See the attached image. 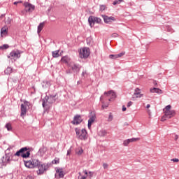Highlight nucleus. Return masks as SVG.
I'll return each mask as SVG.
<instances>
[{"label": "nucleus", "instance_id": "4d7b16f0", "mask_svg": "<svg viewBox=\"0 0 179 179\" xmlns=\"http://www.w3.org/2000/svg\"><path fill=\"white\" fill-rule=\"evenodd\" d=\"M110 58H113V55H110Z\"/></svg>", "mask_w": 179, "mask_h": 179}, {"label": "nucleus", "instance_id": "72a5a7b5", "mask_svg": "<svg viewBox=\"0 0 179 179\" xmlns=\"http://www.w3.org/2000/svg\"><path fill=\"white\" fill-rule=\"evenodd\" d=\"M159 88L153 87L150 89L151 93H157Z\"/></svg>", "mask_w": 179, "mask_h": 179}, {"label": "nucleus", "instance_id": "412c9836", "mask_svg": "<svg viewBox=\"0 0 179 179\" xmlns=\"http://www.w3.org/2000/svg\"><path fill=\"white\" fill-rule=\"evenodd\" d=\"M43 29H44V22H41L39 24V25L38 26V34H40V33H41V30H43Z\"/></svg>", "mask_w": 179, "mask_h": 179}, {"label": "nucleus", "instance_id": "603ef678", "mask_svg": "<svg viewBox=\"0 0 179 179\" xmlns=\"http://www.w3.org/2000/svg\"><path fill=\"white\" fill-rule=\"evenodd\" d=\"M122 111H127V108L125 106H122Z\"/></svg>", "mask_w": 179, "mask_h": 179}, {"label": "nucleus", "instance_id": "f704fd0d", "mask_svg": "<svg viewBox=\"0 0 179 179\" xmlns=\"http://www.w3.org/2000/svg\"><path fill=\"white\" fill-rule=\"evenodd\" d=\"M124 0H115L113 1V5H118L120 3H121V2H122Z\"/></svg>", "mask_w": 179, "mask_h": 179}, {"label": "nucleus", "instance_id": "a19ab883", "mask_svg": "<svg viewBox=\"0 0 179 179\" xmlns=\"http://www.w3.org/2000/svg\"><path fill=\"white\" fill-rule=\"evenodd\" d=\"M171 162H173L174 163H178L179 159L177 158H173L171 159Z\"/></svg>", "mask_w": 179, "mask_h": 179}, {"label": "nucleus", "instance_id": "49530a36", "mask_svg": "<svg viewBox=\"0 0 179 179\" xmlns=\"http://www.w3.org/2000/svg\"><path fill=\"white\" fill-rule=\"evenodd\" d=\"M157 93L158 94H163V91H162V90H160V89L158 88V91H157Z\"/></svg>", "mask_w": 179, "mask_h": 179}, {"label": "nucleus", "instance_id": "58836bf2", "mask_svg": "<svg viewBox=\"0 0 179 179\" xmlns=\"http://www.w3.org/2000/svg\"><path fill=\"white\" fill-rule=\"evenodd\" d=\"M79 176L78 179H86V176H82L80 173H79Z\"/></svg>", "mask_w": 179, "mask_h": 179}, {"label": "nucleus", "instance_id": "7c9ffc66", "mask_svg": "<svg viewBox=\"0 0 179 179\" xmlns=\"http://www.w3.org/2000/svg\"><path fill=\"white\" fill-rule=\"evenodd\" d=\"M129 143H131V141L129 139L124 140L123 142L124 146H127L128 145H129Z\"/></svg>", "mask_w": 179, "mask_h": 179}, {"label": "nucleus", "instance_id": "2eb2a0df", "mask_svg": "<svg viewBox=\"0 0 179 179\" xmlns=\"http://www.w3.org/2000/svg\"><path fill=\"white\" fill-rule=\"evenodd\" d=\"M8 27L4 26L1 29V36L5 37L8 34Z\"/></svg>", "mask_w": 179, "mask_h": 179}, {"label": "nucleus", "instance_id": "9d476101", "mask_svg": "<svg viewBox=\"0 0 179 179\" xmlns=\"http://www.w3.org/2000/svg\"><path fill=\"white\" fill-rule=\"evenodd\" d=\"M88 23L90 26V27H93L94 26V23H101V19L94 17L93 15H91L88 18Z\"/></svg>", "mask_w": 179, "mask_h": 179}, {"label": "nucleus", "instance_id": "c9c22d12", "mask_svg": "<svg viewBox=\"0 0 179 179\" xmlns=\"http://www.w3.org/2000/svg\"><path fill=\"white\" fill-rule=\"evenodd\" d=\"M107 107H108V103H104V102H102V106L101 108L102 110H104V108H107Z\"/></svg>", "mask_w": 179, "mask_h": 179}, {"label": "nucleus", "instance_id": "bb28decb", "mask_svg": "<svg viewBox=\"0 0 179 179\" xmlns=\"http://www.w3.org/2000/svg\"><path fill=\"white\" fill-rule=\"evenodd\" d=\"M71 69L73 71H74V72H79V67H78L76 64H73V66H71Z\"/></svg>", "mask_w": 179, "mask_h": 179}, {"label": "nucleus", "instance_id": "39448f33", "mask_svg": "<svg viewBox=\"0 0 179 179\" xmlns=\"http://www.w3.org/2000/svg\"><path fill=\"white\" fill-rule=\"evenodd\" d=\"M57 95H50V96H46L45 99H43L42 106L43 107H45L48 106V104H52V103H55Z\"/></svg>", "mask_w": 179, "mask_h": 179}, {"label": "nucleus", "instance_id": "ea45409f", "mask_svg": "<svg viewBox=\"0 0 179 179\" xmlns=\"http://www.w3.org/2000/svg\"><path fill=\"white\" fill-rule=\"evenodd\" d=\"M167 118H169V117L167 116H166V115H164V116L162 117L161 121L164 122V121H166V120H167Z\"/></svg>", "mask_w": 179, "mask_h": 179}, {"label": "nucleus", "instance_id": "3c124183", "mask_svg": "<svg viewBox=\"0 0 179 179\" xmlns=\"http://www.w3.org/2000/svg\"><path fill=\"white\" fill-rule=\"evenodd\" d=\"M113 37H118V34H113Z\"/></svg>", "mask_w": 179, "mask_h": 179}, {"label": "nucleus", "instance_id": "864d4df0", "mask_svg": "<svg viewBox=\"0 0 179 179\" xmlns=\"http://www.w3.org/2000/svg\"><path fill=\"white\" fill-rule=\"evenodd\" d=\"M34 178H33V176H27V179H33Z\"/></svg>", "mask_w": 179, "mask_h": 179}, {"label": "nucleus", "instance_id": "dca6fc26", "mask_svg": "<svg viewBox=\"0 0 179 179\" xmlns=\"http://www.w3.org/2000/svg\"><path fill=\"white\" fill-rule=\"evenodd\" d=\"M103 96L109 101H111V99L113 97V91L110 90V91H108V92H105Z\"/></svg>", "mask_w": 179, "mask_h": 179}, {"label": "nucleus", "instance_id": "a878e982", "mask_svg": "<svg viewBox=\"0 0 179 179\" xmlns=\"http://www.w3.org/2000/svg\"><path fill=\"white\" fill-rule=\"evenodd\" d=\"M76 155H78V156H80V155H82V153H83V149H82L81 148H78L76 150Z\"/></svg>", "mask_w": 179, "mask_h": 179}, {"label": "nucleus", "instance_id": "2f4dec72", "mask_svg": "<svg viewBox=\"0 0 179 179\" xmlns=\"http://www.w3.org/2000/svg\"><path fill=\"white\" fill-rule=\"evenodd\" d=\"M52 164H59V158H55L52 162Z\"/></svg>", "mask_w": 179, "mask_h": 179}, {"label": "nucleus", "instance_id": "e433bc0d", "mask_svg": "<svg viewBox=\"0 0 179 179\" xmlns=\"http://www.w3.org/2000/svg\"><path fill=\"white\" fill-rule=\"evenodd\" d=\"M106 8H107V7H106L105 5H101V6H100V10H101V12H103V10H104L105 9H106Z\"/></svg>", "mask_w": 179, "mask_h": 179}, {"label": "nucleus", "instance_id": "1a4fd4ad", "mask_svg": "<svg viewBox=\"0 0 179 179\" xmlns=\"http://www.w3.org/2000/svg\"><path fill=\"white\" fill-rule=\"evenodd\" d=\"M79 55L80 58H89L90 55V49L89 48H82L80 49Z\"/></svg>", "mask_w": 179, "mask_h": 179}, {"label": "nucleus", "instance_id": "c85d7f7f", "mask_svg": "<svg viewBox=\"0 0 179 179\" xmlns=\"http://www.w3.org/2000/svg\"><path fill=\"white\" fill-rule=\"evenodd\" d=\"M99 136H106V131L101 130L98 133Z\"/></svg>", "mask_w": 179, "mask_h": 179}, {"label": "nucleus", "instance_id": "7ed1b4c3", "mask_svg": "<svg viewBox=\"0 0 179 179\" xmlns=\"http://www.w3.org/2000/svg\"><path fill=\"white\" fill-rule=\"evenodd\" d=\"M14 156H21L23 159H27V157H30V150L27 147L22 148L17 151Z\"/></svg>", "mask_w": 179, "mask_h": 179}, {"label": "nucleus", "instance_id": "8fccbe9b", "mask_svg": "<svg viewBox=\"0 0 179 179\" xmlns=\"http://www.w3.org/2000/svg\"><path fill=\"white\" fill-rule=\"evenodd\" d=\"M174 139L175 141H177L178 139V135L175 134Z\"/></svg>", "mask_w": 179, "mask_h": 179}, {"label": "nucleus", "instance_id": "de8ad7c7", "mask_svg": "<svg viewBox=\"0 0 179 179\" xmlns=\"http://www.w3.org/2000/svg\"><path fill=\"white\" fill-rule=\"evenodd\" d=\"M134 103L132 101H129L127 103V107H131Z\"/></svg>", "mask_w": 179, "mask_h": 179}, {"label": "nucleus", "instance_id": "423d86ee", "mask_svg": "<svg viewBox=\"0 0 179 179\" xmlns=\"http://www.w3.org/2000/svg\"><path fill=\"white\" fill-rule=\"evenodd\" d=\"M22 52L18 50H14L10 52L9 55L8 56V58L11 59V61H16L17 59H19L21 57Z\"/></svg>", "mask_w": 179, "mask_h": 179}, {"label": "nucleus", "instance_id": "473e14b6", "mask_svg": "<svg viewBox=\"0 0 179 179\" xmlns=\"http://www.w3.org/2000/svg\"><path fill=\"white\" fill-rule=\"evenodd\" d=\"M5 23H6V24H10V23H12V18H10V17H8L6 19Z\"/></svg>", "mask_w": 179, "mask_h": 179}, {"label": "nucleus", "instance_id": "aec40b11", "mask_svg": "<svg viewBox=\"0 0 179 179\" xmlns=\"http://www.w3.org/2000/svg\"><path fill=\"white\" fill-rule=\"evenodd\" d=\"M52 55L53 58H58V57H61V53L59 54V50H56V51H53L52 52Z\"/></svg>", "mask_w": 179, "mask_h": 179}, {"label": "nucleus", "instance_id": "79ce46f5", "mask_svg": "<svg viewBox=\"0 0 179 179\" xmlns=\"http://www.w3.org/2000/svg\"><path fill=\"white\" fill-rule=\"evenodd\" d=\"M71 153H72V150L71 149L67 150V156H71Z\"/></svg>", "mask_w": 179, "mask_h": 179}, {"label": "nucleus", "instance_id": "f03ea898", "mask_svg": "<svg viewBox=\"0 0 179 179\" xmlns=\"http://www.w3.org/2000/svg\"><path fill=\"white\" fill-rule=\"evenodd\" d=\"M75 131L78 139H80L81 141H86L87 139V131L85 129L76 128Z\"/></svg>", "mask_w": 179, "mask_h": 179}, {"label": "nucleus", "instance_id": "b1692460", "mask_svg": "<svg viewBox=\"0 0 179 179\" xmlns=\"http://www.w3.org/2000/svg\"><path fill=\"white\" fill-rule=\"evenodd\" d=\"M83 173L86 176V177H90V178H92V177H93V172L87 173V171H84Z\"/></svg>", "mask_w": 179, "mask_h": 179}, {"label": "nucleus", "instance_id": "9b49d317", "mask_svg": "<svg viewBox=\"0 0 179 179\" xmlns=\"http://www.w3.org/2000/svg\"><path fill=\"white\" fill-rule=\"evenodd\" d=\"M23 5L24 6L25 12H33V10H34V9H35L34 5H33L29 2H24L23 3Z\"/></svg>", "mask_w": 179, "mask_h": 179}, {"label": "nucleus", "instance_id": "bf43d9fd", "mask_svg": "<svg viewBox=\"0 0 179 179\" xmlns=\"http://www.w3.org/2000/svg\"><path fill=\"white\" fill-rule=\"evenodd\" d=\"M0 49H1V47H0Z\"/></svg>", "mask_w": 179, "mask_h": 179}, {"label": "nucleus", "instance_id": "c756f323", "mask_svg": "<svg viewBox=\"0 0 179 179\" xmlns=\"http://www.w3.org/2000/svg\"><path fill=\"white\" fill-rule=\"evenodd\" d=\"M107 121H108V122H111V121H113V113H109Z\"/></svg>", "mask_w": 179, "mask_h": 179}, {"label": "nucleus", "instance_id": "37998d69", "mask_svg": "<svg viewBox=\"0 0 179 179\" xmlns=\"http://www.w3.org/2000/svg\"><path fill=\"white\" fill-rule=\"evenodd\" d=\"M13 3L14 5H17V3H23V1H15Z\"/></svg>", "mask_w": 179, "mask_h": 179}, {"label": "nucleus", "instance_id": "c03bdc74", "mask_svg": "<svg viewBox=\"0 0 179 179\" xmlns=\"http://www.w3.org/2000/svg\"><path fill=\"white\" fill-rule=\"evenodd\" d=\"M113 99H117V94L115 92H113Z\"/></svg>", "mask_w": 179, "mask_h": 179}, {"label": "nucleus", "instance_id": "f8f14e48", "mask_svg": "<svg viewBox=\"0 0 179 179\" xmlns=\"http://www.w3.org/2000/svg\"><path fill=\"white\" fill-rule=\"evenodd\" d=\"M82 121H83V120H82V117H80L79 115H76L72 120L71 123L73 125H79Z\"/></svg>", "mask_w": 179, "mask_h": 179}, {"label": "nucleus", "instance_id": "393cba45", "mask_svg": "<svg viewBox=\"0 0 179 179\" xmlns=\"http://www.w3.org/2000/svg\"><path fill=\"white\" fill-rule=\"evenodd\" d=\"M5 73L6 75H10V73H12L13 70L10 67H8L6 70H5Z\"/></svg>", "mask_w": 179, "mask_h": 179}, {"label": "nucleus", "instance_id": "13d9d810", "mask_svg": "<svg viewBox=\"0 0 179 179\" xmlns=\"http://www.w3.org/2000/svg\"><path fill=\"white\" fill-rule=\"evenodd\" d=\"M114 20H115V18H114V17H113V21L114 22Z\"/></svg>", "mask_w": 179, "mask_h": 179}, {"label": "nucleus", "instance_id": "6ab92c4d", "mask_svg": "<svg viewBox=\"0 0 179 179\" xmlns=\"http://www.w3.org/2000/svg\"><path fill=\"white\" fill-rule=\"evenodd\" d=\"M125 55V52H122L117 55H113V59H117V58H121V57Z\"/></svg>", "mask_w": 179, "mask_h": 179}, {"label": "nucleus", "instance_id": "09e8293b", "mask_svg": "<svg viewBox=\"0 0 179 179\" xmlns=\"http://www.w3.org/2000/svg\"><path fill=\"white\" fill-rule=\"evenodd\" d=\"M103 169H107V167H108V164L104 163V164H103Z\"/></svg>", "mask_w": 179, "mask_h": 179}, {"label": "nucleus", "instance_id": "6e6d98bb", "mask_svg": "<svg viewBox=\"0 0 179 179\" xmlns=\"http://www.w3.org/2000/svg\"><path fill=\"white\" fill-rule=\"evenodd\" d=\"M43 152H44L43 150H39V153H41V154L43 153Z\"/></svg>", "mask_w": 179, "mask_h": 179}, {"label": "nucleus", "instance_id": "6e6552de", "mask_svg": "<svg viewBox=\"0 0 179 179\" xmlns=\"http://www.w3.org/2000/svg\"><path fill=\"white\" fill-rule=\"evenodd\" d=\"M30 102L27 101H24L23 103L20 106V110H21V114L20 116L22 117V118L24 117V115H26L27 113V107H29Z\"/></svg>", "mask_w": 179, "mask_h": 179}, {"label": "nucleus", "instance_id": "f3484780", "mask_svg": "<svg viewBox=\"0 0 179 179\" xmlns=\"http://www.w3.org/2000/svg\"><path fill=\"white\" fill-rule=\"evenodd\" d=\"M134 96H135V97L136 98L141 99V97H142L143 94H141V90H139V88H136Z\"/></svg>", "mask_w": 179, "mask_h": 179}, {"label": "nucleus", "instance_id": "f257e3e1", "mask_svg": "<svg viewBox=\"0 0 179 179\" xmlns=\"http://www.w3.org/2000/svg\"><path fill=\"white\" fill-rule=\"evenodd\" d=\"M24 164L27 169H36L40 164V160L36 158H31L29 161H24Z\"/></svg>", "mask_w": 179, "mask_h": 179}, {"label": "nucleus", "instance_id": "4be33fe9", "mask_svg": "<svg viewBox=\"0 0 179 179\" xmlns=\"http://www.w3.org/2000/svg\"><path fill=\"white\" fill-rule=\"evenodd\" d=\"M62 62H64V64H68L71 59L67 56H64L61 59Z\"/></svg>", "mask_w": 179, "mask_h": 179}, {"label": "nucleus", "instance_id": "20e7f679", "mask_svg": "<svg viewBox=\"0 0 179 179\" xmlns=\"http://www.w3.org/2000/svg\"><path fill=\"white\" fill-rule=\"evenodd\" d=\"M36 167L38 168V170L36 171L38 176H41L48 170V164H44L40 162Z\"/></svg>", "mask_w": 179, "mask_h": 179}, {"label": "nucleus", "instance_id": "ddd939ff", "mask_svg": "<svg viewBox=\"0 0 179 179\" xmlns=\"http://www.w3.org/2000/svg\"><path fill=\"white\" fill-rule=\"evenodd\" d=\"M55 176L56 177H58V178H64V176H65V174L64 173V169L61 168H57L56 169Z\"/></svg>", "mask_w": 179, "mask_h": 179}, {"label": "nucleus", "instance_id": "0eeeda50", "mask_svg": "<svg viewBox=\"0 0 179 179\" xmlns=\"http://www.w3.org/2000/svg\"><path fill=\"white\" fill-rule=\"evenodd\" d=\"M171 110V105H167L164 109V115L165 117H167L169 119L176 115V110Z\"/></svg>", "mask_w": 179, "mask_h": 179}, {"label": "nucleus", "instance_id": "cd10ccee", "mask_svg": "<svg viewBox=\"0 0 179 179\" xmlns=\"http://www.w3.org/2000/svg\"><path fill=\"white\" fill-rule=\"evenodd\" d=\"M6 128L7 129V131H12V124L10 123H7L6 124Z\"/></svg>", "mask_w": 179, "mask_h": 179}, {"label": "nucleus", "instance_id": "a211bd4d", "mask_svg": "<svg viewBox=\"0 0 179 179\" xmlns=\"http://www.w3.org/2000/svg\"><path fill=\"white\" fill-rule=\"evenodd\" d=\"M103 19L105 22V23H110V22L113 21V17H108L107 15H102Z\"/></svg>", "mask_w": 179, "mask_h": 179}, {"label": "nucleus", "instance_id": "a18cd8bd", "mask_svg": "<svg viewBox=\"0 0 179 179\" xmlns=\"http://www.w3.org/2000/svg\"><path fill=\"white\" fill-rule=\"evenodd\" d=\"M1 48H5L6 50V48H9V45H3L2 47H1Z\"/></svg>", "mask_w": 179, "mask_h": 179}, {"label": "nucleus", "instance_id": "4c0bfd02", "mask_svg": "<svg viewBox=\"0 0 179 179\" xmlns=\"http://www.w3.org/2000/svg\"><path fill=\"white\" fill-rule=\"evenodd\" d=\"M130 143L131 142H136V141H139V138H129Z\"/></svg>", "mask_w": 179, "mask_h": 179}, {"label": "nucleus", "instance_id": "5fc2aeb1", "mask_svg": "<svg viewBox=\"0 0 179 179\" xmlns=\"http://www.w3.org/2000/svg\"><path fill=\"white\" fill-rule=\"evenodd\" d=\"M146 108H150V104H148V105L146 106Z\"/></svg>", "mask_w": 179, "mask_h": 179}, {"label": "nucleus", "instance_id": "5701e85b", "mask_svg": "<svg viewBox=\"0 0 179 179\" xmlns=\"http://www.w3.org/2000/svg\"><path fill=\"white\" fill-rule=\"evenodd\" d=\"M5 160V161H4ZM5 162L6 163H9L10 162V156L6 155L5 157H3V162Z\"/></svg>", "mask_w": 179, "mask_h": 179}, {"label": "nucleus", "instance_id": "4468645a", "mask_svg": "<svg viewBox=\"0 0 179 179\" xmlns=\"http://www.w3.org/2000/svg\"><path fill=\"white\" fill-rule=\"evenodd\" d=\"M96 121V115H92L88 120V128L90 129L92 128V124Z\"/></svg>", "mask_w": 179, "mask_h": 179}]
</instances>
